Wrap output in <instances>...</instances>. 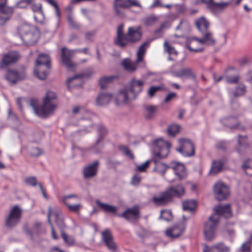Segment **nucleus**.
Segmentation results:
<instances>
[{"instance_id": "nucleus-1", "label": "nucleus", "mask_w": 252, "mask_h": 252, "mask_svg": "<svg viewBox=\"0 0 252 252\" xmlns=\"http://www.w3.org/2000/svg\"><path fill=\"white\" fill-rule=\"evenodd\" d=\"M214 214L210 216L204 226V234L206 240L212 241L215 237V233L220 216L226 218L231 217L232 214L229 204L218 205L214 208Z\"/></svg>"}, {"instance_id": "nucleus-2", "label": "nucleus", "mask_w": 252, "mask_h": 252, "mask_svg": "<svg viewBox=\"0 0 252 252\" xmlns=\"http://www.w3.org/2000/svg\"><path fill=\"white\" fill-rule=\"evenodd\" d=\"M57 95L52 91H47L43 99L41 106L38 105V100L32 98L30 100V106L35 114L41 118H46L52 115L57 108Z\"/></svg>"}, {"instance_id": "nucleus-3", "label": "nucleus", "mask_w": 252, "mask_h": 252, "mask_svg": "<svg viewBox=\"0 0 252 252\" xmlns=\"http://www.w3.org/2000/svg\"><path fill=\"white\" fill-rule=\"evenodd\" d=\"M140 27H130L126 33L124 32V25L121 24L117 29V35L114 44L120 48H125L130 45L135 44L141 39L142 32Z\"/></svg>"}, {"instance_id": "nucleus-4", "label": "nucleus", "mask_w": 252, "mask_h": 252, "mask_svg": "<svg viewBox=\"0 0 252 252\" xmlns=\"http://www.w3.org/2000/svg\"><path fill=\"white\" fill-rule=\"evenodd\" d=\"M185 189L182 184L171 186L159 193L158 196H154L152 201L158 206H166L173 202L174 197H181L185 193Z\"/></svg>"}, {"instance_id": "nucleus-5", "label": "nucleus", "mask_w": 252, "mask_h": 252, "mask_svg": "<svg viewBox=\"0 0 252 252\" xmlns=\"http://www.w3.org/2000/svg\"><path fill=\"white\" fill-rule=\"evenodd\" d=\"M144 82L136 80L133 77L126 86L125 89L121 90L119 94V99L123 103H127L130 99H134L143 89Z\"/></svg>"}, {"instance_id": "nucleus-6", "label": "nucleus", "mask_w": 252, "mask_h": 252, "mask_svg": "<svg viewBox=\"0 0 252 252\" xmlns=\"http://www.w3.org/2000/svg\"><path fill=\"white\" fill-rule=\"evenodd\" d=\"M202 38H197L196 37H188L186 38L185 46L190 52L195 53L201 52L203 50V48H193L191 44L194 42L197 44H206L208 46H214L216 44V41L213 37V33L209 31L202 33Z\"/></svg>"}, {"instance_id": "nucleus-7", "label": "nucleus", "mask_w": 252, "mask_h": 252, "mask_svg": "<svg viewBox=\"0 0 252 252\" xmlns=\"http://www.w3.org/2000/svg\"><path fill=\"white\" fill-rule=\"evenodd\" d=\"M51 68V59L47 54H41L37 58L34 69V75L41 80H45L48 75V70Z\"/></svg>"}, {"instance_id": "nucleus-8", "label": "nucleus", "mask_w": 252, "mask_h": 252, "mask_svg": "<svg viewBox=\"0 0 252 252\" xmlns=\"http://www.w3.org/2000/svg\"><path fill=\"white\" fill-rule=\"evenodd\" d=\"M22 210L17 205L12 207L5 219V225L8 229L16 227L20 222L22 218Z\"/></svg>"}, {"instance_id": "nucleus-9", "label": "nucleus", "mask_w": 252, "mask_h": 252, "mask_svg": "<svg viewBox=\"0 0 252 252\" xmlns=\"http://www.w3.org/2000/svg\"><path fill=\"white\" fill-rule=\"evenodd\" d=\"M154 146V156L158 158H164L167 157L169 153L170 144L160 138L153 142Z\"/></svg>"}, {"instance_id": "nucleus-10", "label": "nucleus", "mask_w": 252, "mask_h": 252, "mask_svg": "<svg viewBox=\"0 0 252 252\" xmlns=\"http://www.w3.org/2000/svg\"><path fill=\"white\" fill-rule=\"evenodd\" d=\"M34 28L30 25L25 24L18 28V32L20 38L25 44H31L35 40Z\"/></svg>"}, {"instance_id": "nucleus-11", "label": "nucleus", "mask_w": 252, "mask_h": 252, "mask_svg": "<svg viewBox=\"0 0 252 252\" xmlns=\"http://www.w3.org/2000/svg\"><path fill=\"white\" fill-rule=\"evenodd\" d=\"M180 147L176 148V151L183 156L187 157H191L194 155L195 146L193 143L187 138L180 139Z\"/></svg>"}, {"instance_id": "nucleus-12", "label": "nucleus", "mask_w": 252, "mask_h": 252, "mask_svg": "<svg viewBox=\"0 0 252 252\" xmlns=\"http://www.w3.org/2000/svg\"><path fill=\"white\" fill-rule=\"evenodd\" d=\"M213 192L217 200H224L230 194L229 187L222 182L218 181L213 186Z\"/></svg>"}, {"instance_id": "nucleus-13", "label": "nucleus", "mask_w": 252, "mask_h": 252, "mask_svg": "<svg viewBox=\"0 0 252 252\" xmlns=\"http://www.w3.org/2000/svg\"><path fill=\"white\" fill-rule=\"evenodd\" d=\"M206 4L207 9L214 15H219L230 4L229 2H216L213 0H201Z\"/></svg>"}, {"instance_id": "nucleus-14", "label": "nucleus", "mask_w": 252, "mask_h": 252, "mask_svg": "<svg viewBox=\"0 0 252 252\" xmlns=\"http://www.w3.org/2000/svg\"><path fill=\"white\" fill-rule=\"evenodd\" d=\"M7 0H0V25H3L14 13V7L7 6Z\"/></svg>"}, {"instance_id": "nucleus-15", "label": "nucleus", "mask_w": 252, "mask_h": 252, "mask_svg": "<svg viewBox=\"0 0 252 252\" xmlns=\"http://www.w3.org/2000/svg\"><path fill=\"white\" fill-rule=\"evenodd\" d=\"M170 167L173 170L179 180L181 181L187 178L188 173L183 163L173 161L170 163Z\"/></svg>"}, {"instance_id": "nucleus-16", "label": "nucleus", "mask_w": 252, "mask_h": 252, "mask_svg": "<svg viewBox=\"0 0 252 252\" xmlns=\"http://www.w3.org/2000/svg\"><path fill=\"white\" fill-rule=\"evenodd\" d=\"M73 54V50H69L64 47L61 49L62 61L67 69H71L75 66V64L71 61Z\"/></svg>"}, {"instance_id": "nucleus-17", "label": "nucleus", "mask_w": 252, "mask_h": 252, "mask_svg": "<svg viewBox=\"0 0 252 252\" xmlns=\"http://www.w3.org/2000/svg\"><path fill=\"white\" fill-rule=\"evenodd\" d=\"M99 165V161L95 160L93 163L85 166L83 170L84 178L89 179L95 177L98 172Z\"/></svg>"}, {"instance_id": "nucleus-18", "label": "nucleus", "mask_w": 252, "mask_h": 252, "mask_svg": "<svg viewBox=\"0 0 252 252\" xmlns=\"http://www.w3.org/2000/svg\"><path fill=\"white\" fill-rule=\"evenodd\" d=\"M26 76L25 71H18L15 69H8L6 71L5 79L14 84L18 81L25 79Z\"/></svg>"}, {"instance_id": "nucleus-19", "label": "nucleus", "mask_w": 252, "mask_h": 252, "mask_svg": "<svg viewBox=\"0 0 252 252\" xmlns=\"http://www.w3.org/2000/svg\"><path fill=\"white\" fill-rule=\"evenodd\" d=\"M101 235L102 239L107 249L112 252L115 251L117 247L113 240L110 230L109 229L105 230L101 233Z\"/></svg>"}, {"instance_id": "nucleus-20", "label": "nucleus", "mask_w": 252, "mask_h": 252, "mask_svg": "<svg viewBox=\"0 0 252 252\" xmlns=\"http://www.w3.org/2000/svg\"><path fill=\"white\" fill-rule=\"evenodd\" d=\"M19 58V55L16 51H11L4 54L2 59L0 62V68H3L10 64L14 63Z\"/></svg>"}, {"instance_id": "nucleus-21", "label": "nucleus", "mask_w": 252, "mask_h": 252, "mask_svg": "<svg viewBox=\"0 0 252 252\" xmlns=\"http://www.w3.org/2000/svg\"><path fill=\"white\" fill-rule=\"evenodd\" d=\"M96 131L98 137L92 149L95 153H98L100 152V150H97V147L98 146L99 143L102 142L104 137L107 134L108 130L107 128L103 124H99L96 126Z\"/></svg>"}, {"instance_id": "nucleus-22", "label": "nucleus", "mask_w": 252, "mask_h": 252, "mask_svg": "<svg viewBox=\"0 0 252 252\" xmlns=\"http://www.w3.org/2000/svg\"><path fill=\"white\" fill-rule=\"evenodd\" d=\"M89 76V75L87 73H81L68 78L66 82V86L68 90L81 86L83 84V79Z\"/></svg>"}, {"instance_id": "nucleus-23", "label": "nucleus", "mask_w": 252, "mask_h": 252, "mask_svg": "<svg viewBox=\"0 0 252 252\" xmlns=\"http://www.w3.org/2000/svg\"><path fill=\"white\" fill-rule=\"evenodd\" d=\"M128 0H115L113 8L116 15L122 18L125 16L124 9L129 8Z\"/></svg>"}, {"instance_id": "nucleus-24", "label": "nucleus", "mask_w": 252, "mask_h": 252, "mask_svg": "<svg viewBox=\"0 0 252 252\" xmlns=\"http://www.w3.org/2000/svg\"><path fill=\"white\" fill-rule=\"evenodd\" d=\"M72 198H78V195L75 194L64 195L62 197V201L64 204L67 206L70 212L79 214L82 207V205L81 203L74 205L70 204L67 200Z\"/></svg>"}, {"instance_id": "nucleus-25", "label": "nucleus", "mask_w": 252, "mask_h": 252, "mask_svg": "<svg viewBox=\"0 0 252 252\" xmlns=\"http://www.w3.org/2000/svg\"><path fill=\"white\" fill-rule=\"evenodd\" d=\"M186 228L185 224L175 225L172 227L168 228L165 232L167 237L174 239L180 236Z\"/></svg>"}, {"instance_id": "nucleus-26", "label": "nucleus", "mask_w": 252, "mask_h": 252, "mask_svg": "<svg viewBox=\"0 0 252 252\" xmlns=\"http://www.w3.org/2000/svg\"><path fill=\"white\" fill-rule=\"evenodd\" d=\"M174 76L180 78L181 79H192L195 78V75L193 72L191 68L189 67L183 68L178 70L172 72Z\"/></svg>"}, {"instance_id": "nucleus-27", "label": "nucleus", "mask_w": 252, "mask_h": 252, "mask_svg": "<svg viewBox=\"0 0 252 252\" xmlns=\"http://www.w3.org/2000/svg\"><path fill=\"white\" fill-rule=\"evenodd\" d=\"M229 247L225 245L222 242H219L210 247H206L203 252H230Z\"/></svg>"}, {"instance_id": "nucleus-28", "label": "nucleus", "mask_w": 252, "mask_h": 252, "mask_svg": "<svg viewBox=\"0 0 252 252\" xmlns=\"http://www.w3.org/2000/svg\"><path fill=\"white\" fill-rule=\"evenodd\" d=\"M119 216L127 220L132 219L136 220L139 218V211L136 207L129 208L119 215Z\"/></svg>"}, {"instance_id": "nucleus-29", "label": "nucleus", "mask_w": 252, "mask_h": 252, "mask_svg": "<svg viewBox=\"0 0 252 252\" xmlns=\"http://www.w3.org/2000/svg\"><path fill=\"white\" fill-rule=\"evenodd\" d=\"M112 94L111 93H99L96 98V102L99 106L107 105L111 101Z\"/></svg>"}, {"instance_id": "nucleus-30", "label": "nucleus", "mask_w": 252, "mask_h": 252, "mask_svg": "<svg viewBox=\"0 0 252 252\" xmlns=\"http://www.w3.org/2000/svg\"><path fill=\"white\" fill-rule=\"evenodd\" d=\"M195 24L198 31L202 33L208 31L210 26V22L204 17L196 19Z\"/></svg>"}, {"instance_id": "nucleus-31", "label": "nucleus", "mask_w": 252, "mask_h": 252, "mask_svg": "<svg viewBox=\"0 0 252 252\" xmlns=\"http://www.w3.org/2000/svg\"><path fill=\"white\" fill-rule=\"evenodd\" d=\"M224 163V161L222 159L213 160L209 173L212 175H216L220 173L222 170Z\"/></svg>"}, {"instance_id": "nucleus-32", "label": "nucleus", "mask_w": 252, "mask_h": 252, "mask_svg": "<svg viewBox=\"0 0 252 252\" xmlns=\"http://www.w3.org/2000/svg\"><path fill=\"white\" fill-rule=\"evenodd\" d=\"M95 203L105 213H111L112 214H116L117 213L118 209L116 206L102 203L98 199L96 200Z\"/></svg>"}, {"instance_id": "nucleus-33", "label": "nucleus", "mask_w": 252, "mask_h": 252, "mask_svg": "<svg viewBox=\"0 0 252 252\" xmlns=\"http://www.w3.org/2000/svg\"><path fill=\"white\" fill-rule=\"evenodd\" d=\"M149 42L145 41L139 46L136 54V63H139L143 61L144 56L146 51V49L149 47Z\"/></svg>"}, {"instance_id": "nucleus-34", "label": "nucleus", "mask_w": 252, "mask_h": 252, "mask_svg": "<svg viewBox=\"0 0 252 252\" xmlns=\"http://www.w3.org/2000/svg\"><path fill=\"white\" fill-rule=\"evenodd\" d=\"M117 75L104 76L101 77L99 80V85L101 89L106 88L108 84L111 83L115 79H118Z\"/></svg>"}, {"instance_id": "nucleus-35", "label": "nucleus", "mask_w": 252, "mask_h": 252, "mask_svg": "<svg viewBox=\"0 0 252 252\" xmlns=\"http://www.w3.org/2000/svg\"><path fill=\"white\" fill-rule=\"evenodd\" d=\"M136 62L132 63L129 59H125L122 62V65L124 68L129 72H133L137 68Z\"/></svg>"}, {"instance_id": "nucleus-36", "label": "nucleus", "mask_w": 252, "mask_h": 252, "mask_svg": "<svg viewBox=\"0 0 252 252\" xmlns=\"http://www.w3.org/2000/svg\"><path fill=\"white\" fill-rule=\"evenodd\" d=\"M158 106L155 105H148L144 107L146 113L145 114V118L147 120L152 119L158 110Z\"/></svg>"}, {"instance_id": "nucleus-37", "label": "nucleus", "mask_w": 252, "mask_h": 252, "mask_svg": "<svg viewBox=\"0 0 252 252\" xmlns=\"http://www.w3.org/2000/svg\"><path fill=\"white\" fill-rule=\"evenodd\" d=\"M182 206L184 211L192 212L195 210L197 202L195 200H187L183 202Z\"/></svg>"}, {"instance_id": "nucleus-38", "label": "nucleus", "mask_w": 252, "mask_h": 252, "mask_svg": "<svg viewBox=\"0 0 252 252\" xmlns=\"http://www.w3.org/2000/svg\"><path fill=\"white\" fill-rule=\"evenodd\" d=\"M224 124L230 128L236 127L239 125V122L236 117L230 116L223 120Z\"/></svg>"}, {"instance_id": "nucleus-39", "label": "nucleus", "mask_w": 252, "mask_h": 252, "mask_svg": "<svg viewBox=\"0 0 252 252\" xmlns=\"http://www.w3.org/2000/svg\"><path fill=\"white\" fill-rule=\"evenodd\" d=\"M246 93V86L243 83H240L235 87L233 92L235 97H237L244 95Z\"/></svg>"}, {"instance_id": "nucleus-40", "label": "nucleus", "mask_w": 252, "mask_h": 252, "mask_svg": "<svg viewBox=\"0 0 252 252\" xmlns=\"http://www.w3.org/2000/svg\"><path fill=\"white\" fill-rule=\"evenodd\" d=\"M60 214L61 213L59 211H56L54 213L55 221L62 231H63V229L66 227V226L63 219Z\"/></svg>"}, {"instance_id": "nucleus-41", "label": "nucleus", "mask_w": 252, "mask_h": 252, "mask_svg": "<svg viewBox=\"0 0 252 252\" xmlns=\"http://www.w3.org/2000/svg\"><path fill=\"white\" fill-rule=\"evenodd\" d=\"M180 128V126L177 124L169 126L167 129L168 135L172 137L175 136L179 132Z\"/></svg>"}, {"instance_id": "nucleus-42", "label": "nucleus", "mask_w": 252, "mask_h": 252, "mask_svg": "<svg viewBox=\"0 0 252 252\" xmlns=\"http://www.w3.org/2000/svg\"><path fill=\"white\" fill-rule=\"evenodd\" d=\"M238 143L239 147L245 149L248 148L249 146L247 135L242 136L241 135H239Z\"/></svg>"}, {"instance_id": "nucleus-43", "label": "nucleus", "mask_w": 252, "mask_h": 252, "mask_svg": "<svg viewBox=\"0 0 252 252\" xmlns=\"http://www.w3.org/2000/svg\"><path fill=\"white\" fill-rule=\"evenodd\" d=\"M40 225V223L35 222L33 225L32 231L28 229L26 230L27 233L31 236L32 239H33V236L34 234L36 235L39 234Z\"/></svg>"}, {"instance_id": "nucleus-44", "label": "nucleus", "mask_w": 252, "mask_h": 252, "mask_svg": "<svg viewBox=\"0 0 252 252\" xmlns=\"http://www.w3.org/2000/svg\"><path fill=\"white\" fill-rule=\"evenodd\" d=\"M160 218H162L164 220L169 221L173 219V215L171 210H161L160 212Z\"/></svg>"}, {"instance_id": "nucleus-45", "label": "nucleus", "mask_w": 252, "mask_h": 252, "mask_svg": "<svg viewBox=\"0 0 252 252\" xmlns=\"http://www.w3.org/2000/svg\"><path fill=\"white\" fill-rule=\"evenodd\" d=\"M67 19L70 27L76 30L79 29L80 25L74 20L72 13H70L68 14Z\"/></svg>"}, {"instance_id": "nucleus-46", "label": "nucleus", "mask_w": 252, "mask_h": 252, "mask_svg": "<svg viewBox=\"0 0 252 252\" xmlns=\"http://www.w3.org/2000/svg\"><path fill=\"white\" fill-rule=\"evenodd\" d=\"M164 50L170 55H174L177 56L178 52L172 46L170 45L167 41L164 43Z\"/></svg>"}, {"instance_id": "nucleus-47", "label": "nucleus", "mask_w": 252, "mask_h": 252, "mask_svg": "<svg viewBox=\"0 0 252 252\" xmlns=\"http://www.w3.org/2000/svg\"><path fill=\"white\" fill-rule=\"evenodd\" d=\"M52 213V210L51 207H49L48 208V222L50 223L51 228H52V237L53 239L55 240H57L58 239V237L56 233L55 230L54 229V228L51 223V221L50 220V217Z\"/></svg>"}, {"instance_id": "nucleus-48", "label": "nucleus", "mask_w": 252, "mask_h": 252, "mask_svg": "<svg viewBox=\"0 0 252 252\" xmlns=\"http://www.w3.org/2000/svg\"><path fill=\"white\" fill-rule=\"evenodd\" d=\"M118 149L122 151L125 155L129 157L131 159L134 158V155L126 146L120 145L118 147Z\"/></svg>"}, {"instance_id": "nucleus-49", "label": "nucleus", "mask_w": 252, "mask_h": 252, "mask_svg": "<svg viewBox=\"0 0 252 252\" xmlns=\"http://www.w3.org/2000/svg\"><path fill=\"white\" fill-rule=\"evenodd\" d=\"M61 235L65 243L68 245L71 246L74 244V241L73 238L67 235L63 231H62Z\"/></svg>"}, {"instance_id": "nucleus-50", "label": "nucleus", "mask_w": 252, "mask_h": 252, "mask_svg": "<svg viewBox=\"0 0 252 252\" xmlns=\"http://www.w3.org/2000/svg\"><path fill=\"white\" fill-rule=\"evenodd\" d=\"M30 5L31 8L33 12H38L40 14H43V11L42 9V6L41 3H36L34 1Z\"/></svg>"}, {"instance_id": "nucleus-51", "label": "nucleus", "mask_w": 252, "mask_h": 252, "mask_svg": "<svg viewBox=\"0 0 252 252\" xmlns=\"http://www.w3.org/2000/svg\"><path fill=\"white\" fill-rule=\"evenodd\" d=\"M169 168H171L170 167V164L168 165L165 163H162L158 166L157 171L161 176H163L165 174L167 170Z\"/></svg>"}, {"instance_id": "nucleus-52", "label": "nucleus", "mask_w": 252, "mask_h": 252, "mask_svg": "<svg viewBox=\"0 0 252 252\" xmlns=\"http://www.w3.org/2000/svg\"><path fill=\"white\" fill-rule=\"evenodd\" d=\"M226 82L229 84H237L238 83L240 77L239 75L226 76L225 77Z\"/></svg>"}, {"instance_id": "nucleus-53", "label": "nucleus", "mask_w": 252, "mask_h": 252, "mask_svg": "<svg viewBox=\"0 0 252 252\" xmlns=\"http://www.w3.org/2000/svg\"><path fill=\"white\" fill-rule=\"evenodd\" d=\"M25 183L29 186L32 187H35L38 184L37 182L36 178L34 176H31L26 178Z\"/></svg>"}, {"instance_id": "nucleus-54", "label": "nucleus", "mask_w": 252, "mask_h": 252, "mask_svg": "<svg viewBox=\"0 0 252 252\" xmlns=\"http://www.w3.org/2000/svg\"><path fill=\"white\" fill-rule=\"evenodd\" d=\"M149 163V161L147 160L141 165L137 166L136 171H138L139 172H145L148 168Z\"/></svg>"}, {"instance_id": "nucleus-55", "label": "nucleus", "mask_w": 252, "mask_h": 252, "mask_svg": "<svg viewBox=\"0 0 252 252\" xmlns=\"http://www.w3.org/2000/svg\"><path fill=\"white\" fill-rule=\"evenodd\" d=\"M165 24L162 23L158 29L155 31L154 35L156 36L157 38H158L161 36L162 34V31L165 27Z\"/></svg>"}, {"instance_id": "nucleus-56", "label": "nucleus", "mask_w": 252, "mask_h": 252, "mask_svg": "<svg viewBox=\"0 0 252 252\" xmlns=\"http://www.w3.org/2000/svg\"><path fill=\"white\" fill-rule=\"evenodd\" d=\"M161 87L159 86H152L150 88L148 91V94L150 97H153L155 94L158 90H160Z\"/></svg>"}, {"instance_id": "nucleus-57", "label": "nucleus", "mask_w": 252, "mask_h": 252, "mask_svg": "<svg viewBox=\"0 0 252 252\" xmlns=\"http://www.w3.org/2000/svg\"><path fill=\"white\" fill-rule=\"evenodd\" d=\"M141 176L138 175H134L131 179V184L134 186H137L141 182Z\"/></svg>"}, {"instance_id": "nucleus-58", "label": "nucleus", "mask_w": 252, "mask_h": 252, "mask_svg": "<svg viewBox=\"0 0 252 252\" xmlns=\"http://www.w3.org/2000/svg\"><path fill=\"white\" fill-rule=\"evenodd\" d=\"M177 96V94L176 93H170L165 98L164 100V102L167 103L171 101L172 99L176 98Z\"/></svg>"}, {"instance_id": "nucleus-59", "label": "nucleus", "mask_w": 252, "mask_h": 252, "mask_svg": "<svg viewBox=\"0 0 252 252\" xmlns=\"http://www.w3.org/2000/svg\"><path fill=\"white\" fill-rule=\"evenodd\" d=\"M41 154L40 149L38 147H34L32 148V152H31V156L32 157H38Z\"/></svg>"}, {"instance_id": "nucleus-60", "label": "nucleus", "mask_w": 252, "mask_h": 252, "mask_svg": "<svg viewBox=\"0 0 252 252\" xmlns=\"http://www.w3.org/2000/svg\"><path fill=\"white\" fill-rule=\"evenodd\" d=\"M226 147V142L225 141H220L216 144L217 148L221 150H225Z\"/></svg>"}, {"instance_id": "nucleus-61", "label": "nucleus", "mask_w": 252, "mask_h": 252, "mask_svg": "<svg viewBox=\"0 0 252 252\" xmlns=\"http://www.w3.org/2000/svg\"><path fill=\"white\" fill-rule=\"evenodd\" d=\"M241 249L242 252H250L251 248L250 243L248 242L243 244L241 247Z\"/></svg>"}, {"instance_id": "nucleus-62", "label": "nucleus", "mask_w": 252, "mask_h": 252, "mask_svg": "<svg viewBox=\"0 0 252 252\" xmlns=\"http://www.w3.org/2000/svg\"><path fill=\"white\" fill-rule=\"evenodd\" d=\"M29 5L25 3L24 2H21V0L18 1L15 5L14 7V8H26Z\"/></svg>"}, {"instance_id": "nucleus-63", "label": "nucleus", "mask_w": 252, "mask_h": 252, "mask_svg": "<svg viewBox=\"0 0 252 252\" xmlns=\"http://www.w3.org/2000/svg\"><path fill=\"white\" fill-rule=\"evenodd\" d=\"M128 5H129V7H130L132 6H135L139 7L140 8L142 7L140 3L136 0H128Z\"/></svg>"}, {"instance_id": "nucleus-64", "label": "nucleus", "mask_w": 252, "mask_h": 252, "mask_svg": "<svg viewBox=\"0 0 252 252\" xmlns=\"http://www.w3.org/2000/svg\"><path fill=\"white\" fill-rule=\"evenodd\" d=\"M96 32L94 31L87 32L85 34V37L88 40H91V37L95 35Z\"/></svg>"}]
</instances>
